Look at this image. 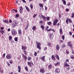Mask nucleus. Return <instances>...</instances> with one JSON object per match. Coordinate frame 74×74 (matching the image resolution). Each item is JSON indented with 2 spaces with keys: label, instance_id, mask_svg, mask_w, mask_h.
Wrapping results in <instances>:
<instances>
[{
  "label": "nucleus",
  "instance_id": "f257e3e1",
  "mask_svg": "<svg viewBox=\"0 0 74 74\" xmlns=\"http://www.w3.org/2000/svg\"><path fill=\"white\" fill-rule=\"evenodd\" d=\"M36 44L37 45V48L39 49H41V43L39 42H38L37 41L36 42Z\"/></svg>",
  "mask_w": 74,
  "mask_h": 74
},
{
  "label": "nucleus",
  "instance_id": "f03ea898",
  "mask_svg": "<svg viewBox=\"0 0 74 74\" xmlns=\"http://www.w3.org/2000/svg\"><path fill=\"white\" fill-rule=\"evenodd\" d=\"M18 25V22L16 21H14L13 23L12 24V26L14 27H15Z\"/></svg>",
  "mask_w": 74,
  "mask_h": 74
},
{
  "label": "nucleus",
  "instance_id": "7ed1b4c3",
  "mask_svg": "<svg viewBox=\"0 0 74 74\" xmlns=\"http://www.w3.org/2000/svg\"><path fill=\"white\" fill-rule=\"evenodd\" d=\"M13 36H15L17 34L16 31L14 29H13L11 30Z\"/></svg>",
  "mask_w": 74,
  "mask_h": 74
},
{
  "label": "nucleus",
  "instance_id": "20e7f679",
  "mask_svg": "<svg viewBox=\"0 0 74 74\" xmlns=\"http://www.w3.org/2000/svg\"><path fill=\"white\" fill-rule=\"evenodd\" d=\"M71 42H67V44L68 46L70 47V48H72L73 47V45L71 44Z\"/></svg>",
  "mask_w": 74,
  "mask_h": 74
},
{
  "label": "nucleus",
  "instance_id": "39448f33",
  "mask_svg": "<svg viewBox=\"0 0 74 74\" xmlns=\"http://www.w3.org/2000/svg\"><path fill=\"white\" fill-rule=\"evenodd\" d=\"M58 20L57 19H56L55 20H54L53 23V25H56V24H57V23H58Z\"/></svg>",
  "mask_w": 74,
  "mask_h": 74
},
{
  "label": "nucleus",
  "instance_id": "423d86ee",
  "mask_svg": "<svg viewBox=\"0 0 74 74\" xmlns=\"http://www.w3.org/2000/svg\"><path fill=\"white\" fill-rule=\"evenodd\" d=\"M6 58L7 59H11L12 57L10 54H8L6 56Z\"/></svg>",
  "mask_w": 74,
  "mask_h": 74
},
{
  "label": "nucleus",
  "instance_id": "0eeeda50",
  "mask_svg": "<svg viewBox=\"0 0 74 74\" xmlns=\"http://www.w3.org/2000/svg\"><path fill=\"white\" fill-rule=\"evenodd\" d=\"M46 30L47 31V32H50V31H53V32H55V30L53 29H52L51 28H50L49 29H48L47 28H46Z\"/></svg>",
  "mask_w": 74,
  "mask_h": 74
},
{
  "label": "nucleus",
  "instance_id": "6e6552de",
  "mask_svg": "<svg viewBox=\"0 0 74 74\" xmlns=\"http://www.w3.org/2000/svg\"><path fill=\"white\" fill-rule=\"evenodd\" d=\"M60 71V69L58 68H57L55 70V73H59Z\"/></svg>",
  "mask_w": 74,
  "mask_h": 74
},
{
  "label": "nucleus",
  "instance_id": "1a4fd4ad",
  "mask_svg": "<svg viewBox=\"0 0 74 74\" xmlns=\"http://www.w3.org/2000/svg\"><path fill=\"white\" fill-rule=\"evenodd\" d=\"M4 28H1V30H0V32L1 34H3L4 33V31L3 30Z\"/></svg>",
  "mask_w": 74,
  "mask_h": 74
},
{
  "label": "nucleus",
  "instance_id": "9d476101",
  "mask_svg": "<svg viewBox=\"0 0 74 74\" xmlns=\"http://www.w3.org/2000/svg\"><path fill=\"white\" fill-rule=\"evenodd\" d=\"M45 56H44L42 57L41 58V60H42L43 62H45Z\"/></svg>",
  "mask_w": 74,
  "mask_h": 74
},
{
  "label": "nucleus",
  "instance_id": "9b49d317",
  "mask_svg": "<svg viewBox=\"0 0 74 74\" xmlns=\"http://www.w3.org/2000/svg\"><path fill=\"white\" fill-rule=\"evenodd\" d=\"M22 56L23 58H24V59L25 60H27V56H25V55L23 54H22Z\"/></svg>",
  "mask_w": 74,
  "mask_h": 74
},
{
  "label": "nucleus",
  "instance_id": "f8f14e48",
  "mask_svg": "<svg viewBox=\"0 0 74 74\" xmlns=\"http://www.w3.org/2000/svg\"><path fill=\"white\" fill-rule=\"evenodd\" d=\"M51 59L53 60H56V58H55V57L53 55H52Z\"/></svg>",
  "mask_w": 74,
  "mask_h": 74
},
{
  "label": "nucleus",
  "instance_id": "ddd939ff",
  "mask_svg": "<svg viewBox=\"0 0 74 74\" xmlns=\"http://www.w3.org/2000/svg\"><path fill=\"white\" fill-rule=\"evenodd\" d=\"M20 10H19V12L20 13H22V10H23V8H22V6H21L20 8Z\"/></svg>",
  "mask_w": 74,
  "mask_h": 74
},
{
  "label": "nucleus",
  "instance_id": "4468645a",
  "mask_svg": "<svg viewBox=\"0 0 74 74\" xmlns=\"http://www.w3.org/2000/svg\"><path fill=\"white\" fill-rule=\"evenodd\" d=\"M60 48V47H59V45H57L56 47V48L57 50V51H59V50Z\"/></svg>",
  "mask_w": 74,
  "mask_h": 74
},
{
  "label": "nucleus",
  "instance_id": "2eb2a0df",
  "mask_svg": "<svg viewBox=\"0 0 74 74\" xmlns=\"http://www.w3.org/2000/svg\"><path fill=\"white\" fill-rule=\"evenodd\" d=\"M27 49V47L25 46H23L22 47V49L24 50V51H25V50Z\"/></svg>",
  "mask_w": 74,
  "mask_h": 74
},
{
  "label": "nucleus",
  "instance_id": "dca6fc26",
  "mask_svg": "<svg viewBox=\"0 0 74 74\" xmlns=\"http://www.w3.org/2000/svg\"><path fill=\"white\" fill-rule=\"evenodd\" d=\"M21 66H18V71L19 73H20L21 72Z\"/></svg>",
  "mask_w": 74,
  "mask_h": 74
},
{
  "label": "nucleus",
  "instance_id": "f3484780",
  "mask_svg": "<svg viewBox=\"0 0 74 74\" xmlns=\"http://www.w3.org/2000/svg\"><path fill=\"white\" fill-rule=\"evenodd\" d=\"M25 8L28 12H30V10L29 9V8L27 7V6H25Z\"/></svg>",
  "mask_w": 74,
  "mask_h": 74
},
{
  "label": "nucleus",
  "instance_id": "a211bd4d",
  "mask_svg": "<svg viewBox=\"0 0 74 74\" xmlns=\"http://www.w3.org/2000/svg\"><path fill=\"white\" fill-rule=\"evenodd\" d=\"M40 71L42 73H44L45 72V70H44L43 69H40Z\"/></svg>",
  "mask_w": 74,
  "mask_h": 74
},
{
  "label": "nucleus",
  "instance_id": "6ab92c4d",
  "mask_svg": "<svg viewBox=\"0 0 74 74\" xmlns=\"http://www.w3.org/2000/svg\"><path fill=\"white\" fill-rule=\"evenodd\" d=\"M27 63H28V65L30 67H32V63L28 61L27 62Z\"/></svg>",
  "mask_w": 74,
  "mask_h": 74
},
{
  "label": "nucleus",
  "instance_id": "aec40b11",
  "mask_svg": "<svg viewBox=\"0 0 74 74\" xmlns=\"http://www.w3.org/2000/svg\"><path fill=\"white\" fill-rule=\"evenodd\" d=\"M67 19L68 20V21H69V23H72V20H71L70 18H67Z\"/></svg>",
  "mask_w": 74,
  "mask_h": 74
},
{
  "label": "nucleus",
  "instance_id": "412c9836",
  "mask_svg": "<svg viewBox=\"0 0 74 74\" xmlns=\"http://www.w3.org/2000/svg\"><path fill=\"white\" fill-rule=\"evenodd\" d=\"M62 1L64 4V5H66V1L64 0H62Z\"/></svg>",
  "mask_w": 74,
  "mask_h": 74
},
{
  "label": "nucleus",
  "instance_id": "4be33fe9",
  "mask_svg": "<svg viewBox=\"0 0 74 74\" xmlns=\"http://www.w3.org/2000/svg\"><path fill=\"white\" fill-rule=\"evenodd\" d=\"M56 58L58 60H59V56L57 54L56 55Z\"/></svg>",
  "mask_w": 74,
  "mask_h": 74
},
{
  "label": "nucleus",
  "instance_id": "5701e85b",
  "mask_svg": "<svg viewBox=\"0 0 74 74\" xmlns=\"http://www.w3.org/2000/svg\"><path fill=\"white\" fill-rule=\"evenodd\" d=\"M3 22H4L5 23H9V22H8V21H7V20H5L3 21Z\"/></svg>",
  "mask_w": 74,
  "mask_h": 74
},
{
  "label": "nucleus",
  "instance_id": "b1692460",
  "mask_svg": "<svg viewBox=\"0 0 74 74\" xmlns=\"http://www.w3.org/2000/svg\"><path fill=\"white\" fill-rule=\"evenodd\" d=\"M39 5L40 7H41L42 8H43V5L42 3H40L39 4Z\"/></svg>",
  "mask_w": 74,
  "mask_h": 74
},
{
  "label": "nucleus",
  "instance_id": "393cba45",
  "mask_svg": "<svg viewBox=\"0 0 74 74\" xmlns=\"http://www.w3.org/2000/svg\"><path fill=\"white\" fill-rule=\"evenodd\" d=\"M49 37L51 39H52L53 38V36L52 35H49Z\"/></svg>",
  "mask_w": 74,
  "mask_h": 74
},
{
  "label": "nucleus",
  "instance_id": "a878e982",
  "mask_svg": "<svg viewBox=\"0 0 74 74\" xmlns=\"http://www.w3.org/2000/svg\"><path fill=\"white\" fill-rule=\"evenodd\" d=\"M60 34H63V31H62V28H60Z\"/></svg>",
  "mask_w": 74,
  "mask_h": 74
},
{
  "label": "nucleus",
  "instance_id": "bb28decb",
  "mask_svg": "<svg viewBox=\"0 0 74 74\" xmlns=\"http://www.w3.org/2000/svg\"><path fill=\"white\" fill-rule=\"evenodd\" d=\"M18 33L19 34H22V31L21 29H19L18 30Z\"/></svg>",
  "mask_w": 74,
  "mask_h": 74
},
{
  "label": "nucleus",
  "instance_id": "cd10ccee",
  "mask_svg": "<svg viewBox=\"0 0 74 74\" xmlns=\"http://www.w3.org/2000/svg\"><path fill=\"white\" fill-rule=\"evenodd\" d=\"M12 38V37L11 36H9L8 37V39L9 40H11Z\"/></svg>",
  "mask_w": 74,
  "mask_h": 74
},
{
  "label": "nucleus",
  "instance_id": "c85d7f7f",
  "mask_svg": "<svg viewBox=\"0 0 74 74\" xmlns=\"http://www.w3.org/2000/svg\"><path fill=\"white\" fill-rule=\"evenodd\" d=\"M42 16V17L43 19H44V20H46V17H45V16H44L43 15L41 16Z\"/></svg>",
  "mask_w": 74,
  "mask_h": 74
},
{
  "label": "nucleus",
  "instance_id": "c756f323",
  "mask_svg": "<svg viewBox=\"0 0 74 74\" xmlns=\"http://www.w3.org/2000/svg\"><path fill=\"white\" fill-rule=\"evenodd\" d=\"M48 67L49 69H51V68H52V65L51 64L49 65Z\"/></svg>",
  "mask_w": 74,
  "mask_h": 74
},
{
  "label": "nucleus",
  "instance_id": "7c9ffc66",
  "mask_svg": "<svg viewBox=\"0 0 74 74\" xmlns=\"http://www.w3.org/2000/svg\"><path fill=\"white\" fill-rule=\"evenodd\" d=\"M28 60H30L32 59V57H28L27 58Z\"/></svg>",
  "mask_w": 74,
  "mask_h": 74
},
{
  "label": "nucleus",
  "instance_id": "2f4dec72",
  "mask_svg": "<svg viewBox=\"0 0 74 74\" xmlns=\"http://www.w3.org/2000/svg\"><path fill=\"white\" fill-rule=\"evenodd\" d=\"M27 66H26L25 68V69L26 71H28V69H27Z\"/></svg>",
  "mask_w": 74,
  "mask_h": 74
},
{
  "label": "nucleus",
  "instance_id": "473e14b6",
  "mask_svg": "<svg viewBox=\"0 0 74 74\" xmlns=\"http://www.w3.org/2000/svg\"><path fill=\"white\" fill-rule=\"evenodd\" d=\"M12 11H14L16 13H17L18 12V10H15L14 9H13L12 10Z\"/></svg>",
  "mask_w": 74,
  "mask_h": 74
},
{
  "label": "nucleus",
  "instance_id": "72a5a7b5",
  "mask_svg": "<svg viewBox=\"0 0 74 74\" xmlns=\"http://www.w3.org/2000/svg\"><path fill=\"white\" fill-rule=\"evenodd\" d=\"M30 7H31V9H33V5L32 4H31L30 5Z\"/></svg>",
  "mask_w": 74,
  "mask_h": 74
},
{
  "label": "nucleus",
  "instance_id": "f704fd0d",
  "mask_svg": "<svg viewBox=\"0 0 74 74\" xmlns=\"http://www.w3.org/2000/svg\"><path fill=\"white\" fill-rule=\"evenodd\" d=\"M60 64L59 62H57V63L55 64V66H57V65H59Z\"/></svg>",
  "mask_w": 74,
  "mask_h": 74
},
{
  "label": "nucleus",
  "instance_id": "c9c22d12",
  "mask_svg": "<svg viewBox=\"0 0 74 74\" xmlns=\"http://www.w3.org/2000/svg\"><path fill=\"white\" fill-rule=\"evenodd\" d=\"M64 67H65V66H69V65H68L67 63H65L64 65Z\"/></svg>",
  "mask_w": 74,
  "mask_h": 74
},
{
  "label": "nucleus",
  "instance_id": "e433bc0d",
  "mask_svg": "<svg viewBox=\"0 0 74 74\" xmlns=\"http://www.w3.org/2000/svg\"><path fill=\"white\" fill-rule=\"evenodd\" d=\"M23 53L25 55H26L27 54V52L26 50H24Z\"/></svg>",
  "mask_w": 74,
  "mask_h": 74
},
{
  "label": "nucleus",
  "instance_id": "4c0bfd02",
  "mask_svg": "<svg viewBox=\"0 0 74 74\" xmlns=\"http://www.w3.org/2000/svg\"><path fill=\"white\" fill-rule=\"evenodd\" d=\"M62 47L63 48H64V47H66V45L64 44H63L62 45Z\"/></svg>",
  "mask_w": 74,
  "mask_h": 74
},
{
  "label": "nucleus",
  "instance_id": "58836bf2",
  "mask_svg": "<svg viewBox=\"0 0 74 74\" xmlns=\"http://www.w3.org/2000/svg\"><path fill=\"white\" fill-rule=\"evenodd\" d=\"M51 43H49L47 44V46H48L49 47H51Z\"/></svg>",
  "mask_w": 74,
  "mask_h": 74
},
{
  "label": "nucleus",
  "instance_id": "ea45409f",
  "mask_svg": "<svg viewBox=\"0 0 74 74\" xmlns=\"http://www.w3.org/2000/svg\"><path fill=\"white\" fill-rule=\"evenodd\" d=\"M14 40L15 41H18V38L16 37L14 38Z\"/></svg>",
  "mask_w": 74,
  "mask_h": 74
},
{
  "label": "nucleus",
  "instance_id": "a19ab883",
  "mask_svg": "<svg viewBox=\"0 0 74 74\" xmlns=\"http://www.w3.org/2000/svg\"><path fill=\"white\" fill-rule=\"evenodd\" d=\"M66 23L67 24H69V20L68 19L66 20Z\"/></svg>",
  "mask_w": 74,
  "mask_h": 74
},
{
  "label": "nucleus",
  "instance_id": "79ce46f5",
  "mask_svg": "<svg viewBox=\"0 0 74 74\" xmlns=\"http://www.w3.org/2000/svg\"><path fill=\"white\" fill-rule=\"evenodd\" d=\"M18 1H19L16 0V4H18V5H19V3H18Z\"/></svg>",
  "mask_w": 74,
  "mask_h": 74
},
{
  "label": "nucleus",
  "instance_id": "37998d69",
  "mask_svg": "<svg viewBox=\"0 0 74 74\" xmlns=\"http://www.w3.org/2000/svg\"><path fill=\"white\" fill-rule=\"evenodd\" d=\"M74 13L72 14L71 18H74Z\"/></svg>",
  "mask_w": 74,
  "mask_h": 74
},
{
  "label": "nucleus",
  "instance_id": "c03bdc74",
  "mask_svg": "<svg viewBox=\"0 0 74 74\" xmlns=\"http://www.w3.org/2000/svg\"><path fill=\"white\" fill-rule=\"evenodd\" d=\"M62 40H64V35H62Z\"/></svg>",
  "mask_w": 74,
  "mask_h": 74
},
{
  "label": "nucleus",
  "instance_id": "a18cd8bd",
  "mask_svg": "<svg viewBox=\"0 0 74 74\" xmlns=\"http://www.w3.org/2000/svg\"><path fill=\"white\" fill-rule=\"evenodd\" d=\"M47 24H48V25H50L51 24V22H48L47 23Z\"/></svg>",
  "mask_w": 74,
  "mask_h": 74
},
{
  "label": "nucleus",
  "instance_id": "49530a36",
  "mask_svg": "<svg viewBox=\"0 0 74 74\" xmlns=\"http://www.w3.org/2000/svg\"><path fill=\"white\" fill-rule=\"evenodd\" d=\"M50 18L49 17H46V19H47V21H49V18Z\"/></svg>",
  "mask_w": 74,
  "mask_h": 74
},
{
  "label": "nucleus",
  "instance_id": "de8ad7c7",
  "mask_svg": "<svg viewBox=\"0 0 74 74\" xmlns=\"http://www.w3.org/2000/svg\"><path fill=\"white\" fill-rule=\"evenodd\" d=\"M5 53H4L3 54L2 57L3 58H5Z\"/></svg>",
  "mask_w": 74,
  "mask_h": 74
},
{
  "label": "nucleus",
  "instance_id": "09e8293b",
  "mask_svg": "<svg viewBox=\"0 0 74 74\" xmlns=\"http://www.w3.org/2000/svg\"><path fill=\"white\" fill-rule=\"evenodd\" d=\"M37 16V14H35L34 15V16H33V18H35V17H36V16Z\"/></svg>",
  "mask_w": 74,
  "mask_h": 74
},
{
  "label": "nucleus",
  "instance_id": "8fccbe9b",
  "mask_svg": "<svg viewBox=\"0 0 74 74\" xmlns=\"http://www.w3.org/2000/svg\"><path fill=\"white\" fill-rule=\"evenodd\" d=\"M69 35H70V36H71V35H72V33L71 31L69 32Z\"/></svg>",
  "mask_w": 74,
  "mask_h": 74
},
{
  "label": "nucleus",
  "instance_id": "3c124183",
  "mask_svg": "<svg viewBox=\"0 0 74 74\" xmlns=\"http://www.w3.org/2000/svg\"><path fill=\"white\" fill-rule=\"evenodd\" d=\"M35 53L34 54L35 56H37V53L36 52H35Z\"/></svg>",
  "mask_w": 74,
  "mask_h": 74
},
{
  "label": "nucleus",
  "instance_id": "603ef678",
  "mask_svg": "<svg viewBox=\"0 0 74 74\" xmlns=\"http://www.w3.org/2000/svg\"><path fill=\"white\" fill-rule=\"evenodd\" d=\"M19 16V14H17L16 15V18H18Z\"/></svg>",
  "mask_w": 74,
  "mask_h": 74
},
{
  "label": "nucleus",
  "instance_id": "864d4df0",
  "mask_svg": "<svg viewBox=\"0 0 74 74\" xmlns=\"http://www.w3.org/2000/svg\"><path fill=\"white\" fill-rule=\"evenodd\" d=\"M17 58H18V60H20V59H21V56H19V57H18Z\"/></svg>",
  "mask_w": 74,
  "mask_h": 74
},
{
  "label": "nucleus",
  "instance_id": "5fc2aeb1",
  "mask_svg": "<svg viewBox=\"0 0 74 74\" xmlns=\"http://www.w3.org/2000/svg\"><path fill=\"white\" fill-rule=\"evenodd\" d=\"M65 10H66V12H68V11H69V9H66Z\"/></svg>",
  "mask_w": 74,
  "mask_h": 74
},
{
  "label": "nucleus",
  "instance_id": "6e6d98bb",
  "mask_svg": "<svg viewBox=\"0 0 74 74\" xmlns=\"http://www.w3.org/2000/svg\"><path fill=\"white\" fill-rule=\"evenodd\" d=\"M70 58L71 59H74V57H73L72 56H70Z\"/></svg>",
  "mask_w": 74,
  "mask_h": 74
},
{
  "label": "nucleus",
  "instance_id": "4d7b16f0",
  "mask_svg": "<svg viewBox=\"0 0 74 74\" xmlns=\"http://www.w3.org/2000/svg\"><path fill=\"white\" fill-rule=\"evenodd\" d=\"M40 27L41 28H44V27L43 25H41L40 26Z\"/></svg>",
  "mask_w": 74,
  "mask_h": 74
},
{
  "label": "nucleus",
  "instance_id": "13d9d810",
  "mask_svg": "<svg viewBox=\"0 0 74 74\" xmlns=\"http://www.w3.org/2000/svg\"><path fill=\"white\" fill-rule=\"evenodd\" d=\"M9 62L10 64H12V61L11 60H10Z\"/></svg>",
  "mask_w": 74,
  "mask_h": 74
},
{
  "label": "nucleus",
  "instance_id": "bf43d9fd",
  "mask_svg": "<svg viewBox=\"0 0 74 74\" xmlns=\"http://www.w3.org/2000/svg\"><path fill=\"white\" fill-rule=\"evenodd\" d=\"M66 53L67 54H69V51H66Z\"/></svg>",
  "mask_w": 74,
  "mask_h": 74
},
{
  "label": "nucleus",
  "instance_id": "052dcab7",
  "mask_svg": "<svg viewBox=\"0 0 74 74\" xmlns=\"http://www.w3.org/2000/svg\"><path fill=\"white\" fill-rule=\"evenodd\" d=\"M29 27V23H27V26L26 27V28H27Z\"/></svg>",
  "mask_w": 74,
  "mask_h": 74
},
{
  "label": "nucleus",
  "instance_id": "680f3d73",
  "mask_svg": "<svg viewBox=\"0 0 74 74\" xmlns=\"http://www.w3.org/2000/svg\"><path fill=\"white\" fill-rule=\"evenodd\" d=\"M30 73H32V71H32V69H31L29 71Z\"/></svg>",
  "mask_w": 74,
  "mask_h": 74
},
{
  "label": "nucleus",
  "instance_id": "e2e57ef3",
  "mask_svg": "<svg viewBox=\"0 0 74 74\" xmlns=\"http://www.w3.org/2000/svg\"><path fill=\"white\" fill-rule=\"evenodd\" d=\"M60 42H61L62 43L63 42V40H60Z\"/></svg>",
  "mask_w": 74,
  "mask_h": 74
},
{
  "label": "nucleus",
  "instance_id": "0e129e2a",
  "mask_svg": "<svg viewBox=\"0 0 74 74\" xmlns=\"http://www.w3.org/2000/svg\"><path fill=\"white\" fill-rule=\"evenodd\" d=\"M9 22H10V23H12V20H10Z\"/></svg>",
  "mask_w": 74,
  "mask_h": 74
},
{
  "label": "nucleus",
  "instance_id": "69168bd1",
  "mask_svg": "<svg viewBox=\"0 0 74 74\" xmlns=\"http://www.w3.org/2000/svg\"><path fill=\"white\" fill-rule=\"evenodd\" d=\"M45 10H47V8L46 6H45Z\"/></svg>",
  "mask_w": 74,
  "mask_h": 74
},
{
  "label": "nucleus",
  "instance_id": "338daca9",
  "mask_svg": "<svg viewBox=\"0 0 74 74\" xmlns=\"http://www.w3.org/2000/svg\"><path fill=\"white\" fill-rule=\"evenodd\" d=\"M59 18H60L62 16H61V15H60L59 14Z\"/></svg>",
  "mask_w": 74,
  "mask_h": 74
},
{
  "label": "nucleus",
  "instance_id": "774afa93",
  "mask_svg": "<svg viewBox=\"0 0 74 74\" xmlns=\"http://www.w3.org/2000/svg\"><path fill=\"white\" fill-rule=\"evenodd\" d=\"M22 1L23 3H26V1L25 0H22Z\"/></svg>",
  "mask_w": 74,
  "mask_h": 74
}]
</instances>
